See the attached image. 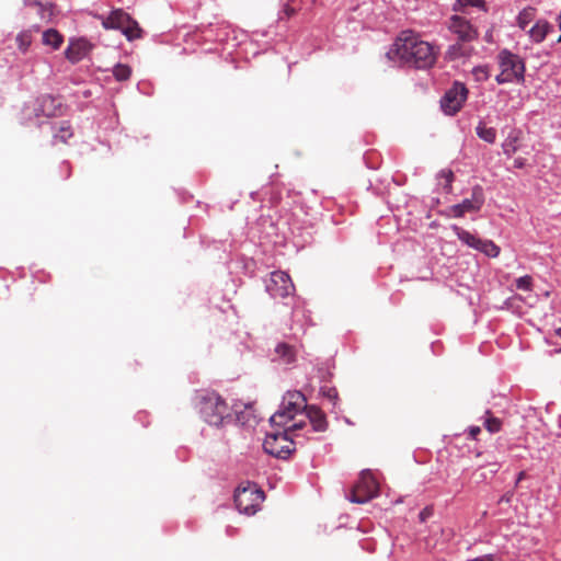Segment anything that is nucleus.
<instances>
[{
  "instance_id": "f257e3e1",
  "label": "nucleus",
  "mask_w": 561,
  "mask_h": 561,
  "mask_svg": "<svg viewBox=\"0 0 561 561\" xmlns=\"http://www.w3.org/2000/svg\"><path fill=\"white\" fill-rule=\"evenodd\" d=\"M386 56L400 65L426 69L435 64L437 53L432 44L421 38L420 34L405 30L398 35Z\"/></svg>"
},
{
  "instance_id": "f03ea898",
  "label": "nucleus",
  "mask_w": 561,
  "mask_h": 561,
  "mask_svg": "<svg viewBox=\"0 0 561 561\" xmlns=\"http://www.w3.org/2000/svg\"><path fill=\"white\" fill-rule=\"evenodd\" d=\"M201 416L209 425L219 426L230 416L227 402L215 392H203L197 397Z\"/></svg>"
},
{
  "instance_id": "7ed1b4c3",
  "label": "nucleus",
  "mask_w": 561,
  "mask_h": 561,
  "mask_svg": "<svg viewBox=\"0 0 561 561\" xmlns=\"http://www.w3.org/2000/svg\"><path fill=\"white\" fill-rule=\"evenodd\" d=\"M302 422L294 423L290 426L285 427L284 432L268 433L263 443L264 450L277 458H286L295 450V443L291 437L288 436L289 432L300 430Z\"/></svg>"
},
{
  "instance_id": "20e7f679",
  "label": "nucleus",
  "mask_w": 561,
  "mask_h": 561,
  "mask_svg": "<svg viewBox=\"0 0 561 561\" xmlns=\"http://www.w3.org/2000/svg\"><path fill=\"white\" fill-rule=\"evenodd\" d=\"M499 66L501 72L495 78L497 83L524 82L525 62L518 55L506 49L502 50L499 54Z\"/></svg>"
},
{
  "instance_id": "39448f33",
  "label": "nucleus",
  "mask_w": 561,
  "mask_h": 561,
  "mask_svg": "<svg viewBox=\"0 0 561 561\" xmlns=\"http://www.w3.org/2000/svg\"><path fill=\"white\" fill-rule=\"evenodd\" d=\"M307 407V400L301 392H287L280 409L271 416V423L280 427H287V423L293 421L297 414L306 412Z\"/></svg>"
},
{
  "instance_id": "423d86ee",
  "label": "nucleus",
  "mask_w": 561,
  "mask_h": 561,
  "mask_svg": "<svg viewBox=\"0 0 561 561\" xmlns=\"http://www.w3.org/2000/svg\"><path fill=\"white\" fill-rule=\"evenodd\" d=\"M264 500V492L252 482L240 484L234 492V504L240 513L254 515Z\"/></svg>"
},
{
  "instance_id": "0eeeda50",
  "label": "nucleus",
  "mask_w": 561,
  "mask_h": 561,
  "mask_svg": "<svg viewBox=\"0 0 561 561\" xmlns=\"http://www.w3.org/2000/svg\"><path fill=\"white\" fill-rule=\"evenodd\" d=\"M484 204V192L481 185L472 187L471 197L461 203L451 205L446 213L449 217L460 218L467 213H478Z\"/></svg>"
},
{
  "instance_id": "6e6552de",
  "label": "nucleus",
  "mask_w": 561,
  "mask_h": 561,
  "mask_svg": "<svg viewBox=\"0 0 561 561\" xmlns=\"http://www.w3.org/2000/svg\"><path fill=\"white\" fill-rule=\"evenodd\" d=\"M453 229L458 239L468 247L484 253L489 257L499 256L501 251L500 247H497L493 241L480 239L477 236L458 226H454Z\"/></svg>"
},
{
  "instance_id": "1a4fd4ad",
  "label": "nucleus",
  "mask_w": 561,
  "mask_h": 561,
  "mask_svg": "<svg viewBox=\"0 0 561 561\" xmlns=\"http://www.w3.org/2000/svg\"><path fill=\"white\" fill-rule=\"evenodd\" d=\"M378 493V485L369 472H362L358 482L351 491L350 500L353 503L363 504L371 500Z\"/></svg>"
},
{
  "instance_id": "9d476101",
  "label": "nucleus",
  "mask_w": 561,
  "mask_h": 561,
  "mask_svg": "<svg viewBox=\"0 0 561 561\" xmlns=\"http://www.w3.org/2000/svg\"><path fill=\"white\" fill-rule=\"evenodd\" d=\"M467 96L468 89L466 85L461 82H455L440 100L442 110L447 115L456 114L462 107Z\"/></svg>"
},
{
  "instance_id": "9b49d317",
  "label": "nucleus",
  "mask_w": 561,
  "mask_h": 561,
  "mask_svg": "<svg viewBox=\"0 0 561 561\" xmlns=\"http://www.w3.org/2000/svg\"><path fill=\"white\" fill-rule=\"evenodd\" d=\"M265 286L268 294L274 298H285L295 291V285L290 276L283 271L272 272Z\"/></svg>"
},
{
  "instance_id": "f8f14e48",
  "label": "nucleus",
  "mask_w": 561,
  "mask_h": 561,
  "mask_svg": "<svg viewBox=\"0 0 561 561\" xmlns=\"http://www.w3.org/2000/svg\"><path fill=\"white\" fill-rule=\"evenodd\" d=\"M448 30L457 36L460 42H473L478 38V30L463 16L453 15L449 19Z\"/></svg>"
},
{
  "instance_id": "ddd939ff",
  "label": "nucleus",
  "mask_w": 561,
  "mask_h": 561,
  "mask_svg": "<svg viewBox=\"0 0 561 561\" xmlns=\"http://www.w3.org/2000/svg\"><path fill=\"white\" fill-rule=\"evenodd\" d=\"M28 16L34 11L41 22H49L55 14V5L51 0H24Z\"/></svg>"
},
{
  "instance_id": "4468645a",
  "label": "nucleus",
  "mask_w": 561,
  "mask_h": 561,
  "mask_svg": "<svg viewBox=\"0 0 561 561\" xmlns=\"http://www.w3.org/2000/svg\"><path fill=\"white\" fill-rule=\"evenodd\" d=\"M306 417L316 432H324L328 428L325 414L318 407L308 405L306 409Z\"/></svg>"
},
{
  "instance_id": "2eb2a0df",
  "label": "nucleus",
  "mask_w": 561,
  "mask_h": 561,
  "mask_svg": "<svg viewBox=\"0 0 561 561\" xmlns=\"http://www.w3.org/2000/svg\"><path fill=\"white\" fill-rule=\"evenodd\" d=\"M131 20V18L121 9L114 10L102 24L105 28L123 30Z\"/></svg>"
},
{
  "instance_id": "dca6fc26",
  "label": "nucleus",
  "mask_w": 561,
  "mask_h": 561,
  "mask_svg": "<svg viewBox=\"0 0 561 561\" xmlns=\"http://www.w3.org/2000/svg\"><path fill=\"white\" fill-rule=\"evenodd\" d=\"M470 42H460L459 39L450 45L446 50V58L448 60H458L471 56L473 47L469 45Z\"/></svg>"
},
{
  "instance_id": "f3484780",
  "label": "nucleus",
  "mask_w": 561,
  "mask_h": 561,
  "mask_svg": "<svg viewBox=\"0 0 561 561\" xmlns=\"http://www.w3.org/2000/svg\"><path fill=\"white\" fill-rule=\"evenodd\" d=\"M296 359V350L287 343H278L275 347V358L282 364L289 365Z\"/></svg>"
},
{
  "instance_id": "a211bd4d",
  "label": "nucleus",
  "mask_w": 561,
  "mask_h": 561,
  "mask_svg": "<svg viewBox=\"0 0 561 561\" xmlns=\"http://www.w3.org/2000/svg\"><path fill=\"white\" fill-rule=\"evenodd\" d=\"M39 31V25H33L31 28L23 30L20 33H18L15 37V43L18 46V49L25 54L33 42V33H37Z\"/></svg>"
},
{
  "instance_id": "6ab92c4d",
  "label": "nucleus",
  "mask_w": 561,
  "mask_h": 561,
  "mask_svg": "<svg viewBox=\"0 0 561 561\" xmlns=\"http://www.w3.org/2000/svg\"><path fill=\"white\" fill-rule=\"evenodd\" d=\"M552 30V25L546 20H539L535 23V25L528 31L529 37L535 43H541L548 33Z\"/></svg>"
},
{
  "instance_id": "aec40b11",
  "label": "nucleus",
  "mask_w": 561,
  "mask_h": 561,
  "mask_svg": "<svg viewBox=\"0 0 561 561\" xmlns=\"http://www.w3.org/2000/svg\"><path fill=\"white\" fill-rule=\"evenodd\" d=\"M87 53V45L84 42L71 43L65 51L66 58L76 64L80 61Z\"/></svg>"
},
{
  "instance_id": "412c9836",
  "label": "nucleus",
  "mask_w": 561,
  "mask_h": 561,
  "mask_svg": "<svg viewBox=\"0 0 561 561\" xmlns=\"http://www.w3.org/2000/svg\"><path fill=\"white\" fill-rule=\"evenodd\" d=\"M42 42L53 49H58L64 43V36L55 28H49L43 33Z\"/></svg>"
},
{
  "instance_id": "4be33fe9",
  "label": "nucleus",
  "mask_w": 561,
  "mask_h": 561,
  "mask_svg": "<svg viewBox=\"0 0 561 561\" xmlns=\"http://www.w3.org/2000/svg\"><path fill=\"white\" fill-rule=\"evenodd\" d=\"M520 138V131L519 130H513L508 134L506 139L502 144L503 152L511 157L514 154L518 149V141Z\"/></svg>"
},
{
  "instance_id": "5701e85b",
  "label": "nucleus",
  "mask_w": 561,
  "mask_h": 561,
  "mask_svg": "<svg viewBox=\"0 0 561 561\" xmlns=\"http://www.w3.org/2000/svg\"><path fill=\"white\" fill-rule=\"evenodd\" d=\"M468 7L478 8L484 12L488 11L484 0H456V2L453 5V10L456 12L459 11V12L466 13V9Z\"/></svg>"
},
{
  "instance_id": "b1692460",
  "label": "nucleus",
  "mask_w": 561,
  "mask_h": 561,
  "mask_svg": "<svg viewBox=\"0 0 561 561\" xmlns=\"http://www.w3.org/2000/svg\"><path fill=\"white\" fill-rule=\"evenodd\" d=\"M477 135L482 140L493 144L496 138V130L493 127H488L485 124L480 123L476 128Z\"/></svg>"
},
{
  "instance_id": "393cba45",
  "label": "nucleus",
  "mask_w": 561,
  "mask_h": 561,
  "mask_svg": "<svg viewBox=\"0 0 561 561\" xmlns=\"http://www.w3.org/2000/svg\"><path fill=\"white\" fill-rule=\"evenodd\" d=\"M535 16L536 9L533 7H527L519 12L517 16V25L522 30H525L528 26V24L535 19Z\"/></svg>"
},
{
  "instance_id": "a878e982",
  "label": "nucleus",
  "mask_w": 561,
  "mask_h": 561,
  "mask_svg": "<svg viewBox=\"0 0 561 561\" xmlns=\"http://www.w3.org/2000/svg\"><path fill=\"white\" fill-rule=\"evenodd\" d=\"M123 34L128 41H134L141 37L142 30L135 20H130L129 23L122 30Z\"/></svg>"
},
{
  "instance_id": "bb28decb",
  "label": "nucleus",
  "mask_w": 561,
  "mask_h": 561,
  "mask_svg": "<svg viewBox=\"0 0 561 561\" xmlns=\"http://www.w3.org/2000/svg\"><path fill=\"white\" fill-rule=\"evenodd\" d=\"M73 135L71 126L68 122H62L56 133L54 134V138L59 140L60 142L66 144L69 138Z\"/></svg>"
},
{
  "instance_id": "cd10ccee",
  "label": "nucleus",
  "mask_w": 561,
  "mask_h": 561,
  "mask_svg": "<svg viewBox=\"0 0 561 561\" xmlns=\"http://www.w3.org/2000/svg\"><path fill=\"white\" fill-rule=\"evenodd\" d=\"M113 76L117 81H126L131 76V68L125 64H116L113 67Z\"/></svg>"
},
{
  "instance_id": "c85d7f7f",
  "label": "nucleus",
  "mask_w": 561,
  "mask_h": 561,
  "mask_svg": "<svg viewBox=\"0 0 561 561\" xmlns=\"http://www.w3.org/2000/svg\"><path fill=\"white\" fill-rule=\"evenodd\" d=\"M42 112L46 116H53L56 114V102L57 100L50 95L42 98Z\"/></svg>"
},
{
  "instance_id": "c756f323",
  "label": "nucleus",
  "mask_w": 561,
  "mask_h": 561,
  "mask_svg": "<svg viewBox=\"0 0 561 561\" xmlns=\"http://www.w3.org/2000/svg\"><path fill=\"white\" fill-rule=\"evenodd\" d=\"M472 75L474 80L478 82H483L490 77V69L488 66H478L472 69Z\"/></svg>"
},
{
  "instance_id": "7c9ffc66",
  "label": "nucleus",
  "mask_w": 561,
  "mask_h": 561,
  "mask_svg": "<svg viewBox=\"0 0 561 561\" xmlns=\"http://www.w3.org/2000/svg\"><path fill=\"white\" fill-rule=\"evenodd\" d=\"M484 426L490 433H497L502 427V422L497 417L490 416L485 420Z\"/></svg>"
},
{
  "instance_id": "2f4dec72",
  "label": "nucleus",
  "mask_w": 561,
  "mask_h": 561,
  "mask_svg": "<svg viewBox=\"0 0 561 561\" xmlns=\"http://www.w3.org/2000/svg\"><path fill=\"white\" fill-rule=\"evenodd\" d=\"M321 393L324 398H327L333 404H335L339 399V392L334 387H322Z\"/></svg>"
},
{
  "instance_id": "473e14b6",
  "label": "nucleus",
  "mask_w": 561,
  "mask_h": 561,
  "mask_svg": "<svg viewBox=\"0 0 561 561\" xmlns=\"http://www.w3.org/2000/svg\"><path fill=\"white\" fill-rule=\"evenodd\" d=\"M516 287L522 290L529 291L533 287V278L529 275L522 276L516 279Z\"/></svg>"
},
{
  "instance_id": "72a5a7b5",
  "label": "nucleus",
  "mask_w": 561,
  "mask_h": 561,
  "mask_svg": "<svg viewBox=\"0 0 561 561\" xmlns=\"http://www.w3.org/2000/svg\"><path fill=\"white\" fill-rule=\"evenodd\" d=\"M296 14V9L293 8L289 3H286L283 10L279 13V20L290 19Z\"/></svg>"
},
{
  "instance_id": "f704fd0d",
  "label": "nucleus",
  "mask_w": 561,
  "mask_h": 561,
  "mask_svg": "<svg viewBox=\"0 0 561 561\" xmlns=\"http://www.w3.org/2000/svg\"><path fill=\"white\" fill-rule=\"evenodd\" d=\"M442 176L445 179V187L447 190L451 188V183L454 181V173L450 170L442 171Z\"/></svg>"
},
{
  "instance_id": "c9c22d12",
  "label": "nucleus",
  "mask_w": 561,
  "mask_h": 561,
  "mask_svg": "<svg viewBox=\"0 0 561 561\" xmlns=\"http://www.w3.org/2000/svg\"><path fill=\"white\" fill-rule=\"evenodd\" d=\"M301 313L302 317H305V310L300 306H295L293 309V321H296V317H298ZM297 322H301L300 319H297Z\"/></svg>"
},
{
  "instance_id": "e433bc0d",
  "label": "nucleus",
  "mask_w": 561,
  "mask_h": 561,
  "mask_svg": "<svg viewBox=\"0 0 561 561\" xmlns=\"http://www.w3.org/2000/svg\"><path fill=\"white\" fill-rule=\"evenodd\" d=\"M432 515V510L430 507H425L419 514V518L421 522H425Z\"/></svg>"
},
{
  "instance_id": "4c0bfd02",
  "label": "nucleus",
  "mask_w": 561,
  "mask_h": 561,
  "mask_svg": "<svg viewBox=\"0 0 561 561\" xmlns=\"http://www.w3.org/2000/svg\"><path fill=\"white\" fill-rule=\"evenodd\" d=\"M513 496H514V492L513 491H508L504 495H502V497L500 499L499 502L500 503H511Z\"/></svg>"
},
{
  "instance_id": "58836bf2",
  "label": "nucleus",
  "mask_w": 561,
  "mask_h": 561,
  "mask_svg": "<svg viewBox=\"0 0 561 561\" xmlns=\"http://www.w3.org/2000/svg\"><path fill=\"white\" fill-rule=\"evenodd\" d=\"M481 432V428L479 426H471L469 428V436L472 438V439H476L477 436L480 434Z\"/></svg>"
},
{
  "instance_id": "ea45409f",
  "label": "nucleus",
  "mask_w": 561,
  "mask_h": 561,
  "mask_svg": "<svg viewBox=\"0 0 561 561\" xmlns=\"http://www.w3.org/2000/svg\"><path fill=\"white\" fill-rule=\"evenodd\" d=\"M526 160L524 158H516L514 160V167L517 169H522L525 167Z\"/></svg>"
},
{
  "instance_id": "a19ab883",
  "label": "nucleus",
  "mask_w": 561,
  "mask_h": 561,
  "mask_svg": "<svg viewBox=\"0 0 561 561\" xmlns=\"http://www.w3.org/2000/svg\"><path fill=\"white\" fill-rule=\"evenodd\" d=\"M526 478V472L525 471H520L517 476V479H516V482H515V486H518L519 483L522 482V480H524Z\"/></svg>"
},
{
  "instance_id": "79ce46f5",
  "label": "nucleus",
  "mask_w": 561,
  "mask_h": 561,
  "mask_svg": "<svg viewBox=\"0 0 561 561\" xmlns=\"http://www.w3.org/2000/svg\"><path fill=\"white\" fill-rule=\"evenodd\" d=\"M556 334L561 339V328L556 330Z\"/></svg>"
},
{
  "instance_id": "37998d69",
  "label": "nucleus",
  "mask_w": 561,
  "mask_h": 561,
  "mask_svg": "<svg viewBox=\"0 0 561 561\" xmlns=\"http://www.w3.org/2000/svg\"><path fill=\"white\" fill-rule=\"evenodd\" d=\"M558 22H559V27L561 28V11H560V14H559V18H558Z\"/></svg>"
},
{
  "instance_id": "c03bdc74",
  "label": "nucleus",
  "mask_w": 561,
  "mask_h": 561,
  "mask_svg": "<svg viewBox=\"0 0 561 561\" xmlns=\"http://www.w3.org/2000/svg\"><path fill=\"white\" fill-rule=\"evenodd\" d=\"M558 42L561 43V35L559 36Z\"/></svg>"
}]
</instances>
